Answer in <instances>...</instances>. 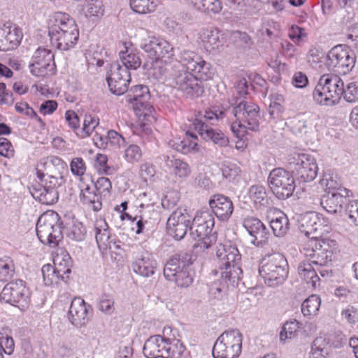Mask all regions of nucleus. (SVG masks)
Segmentation results:
<instances>
[{
  "label": "nucleus",
  "mask_w": 358,
  "mask_h": 358,
  "mask_svg": "<svg viewBox=\"0 0 358 358\" xmlns=\"http://www.w3.org/2000/svg\"><path fill=\"white\" fill-rule=\"evenodd\" d=\"M227 118L231 122V130L238 138H243L247 130L257 131L259 129L261 115L259 106L245 100H234L230 106H214L207 108L204 114L199 112L196 115L192 125L199 135L206 141H213L220 146L229 144L227 136L219 129L212 127L220 120Z\"/></svg>",
  "instance_id": "f257e3e1"
},
{
  "label": "nucleus",
  "mask_w": 358,
  "mask_h": 358,
  "mask_svg": "<svg viewBox=\"0 0 358 358\" xmlns=\"http://www.w3.org/2000/svg\"><path fill=\"white\" fill-rule=\"evenodd\" d=\"M179 62L187 70L178 71L174 75L175 87L190 98L199 97L203 93L202 83L199 80H208L214 75L212 66L194 51L182 50Z\"/></svg>",
  "instance_id": "f03ea898"
},
{
  "label": "nucleus",
  "mask_w": 358,
  "mask_h": 358,
  "mask_svg": "<svg viewBox=\"0 0 358 358\" xmlns=\"http://www.w3.org/2000/svg\"><path fill=\"white\" fill-rule=\"evenodd\" d=\"M48 35L52 46L66 51L77 43L79 29L69 14L57 12L52 14L48 20Z\"/></svg>",
  "instance_id": "7ed1b4c3"
},
{
  "label": "nucleus",
  "mask_w": 358,
  "mask_h": 358,
  "mask_svg": "<svg viewBox=\"0 0 358 358\" xmlns=\"http://www.w3.org/2000/svg\"><path fill=\"white\" fill-rule=\"evenodd\" d=\"M289 266L285 256L279 252L266 255L261 261L259 273L268 287L282 285L287 278Z\"/></svg>",
  "instance_id": "20e7f679"
},
{
  "label": "nucleus",
  "mask_w": 358,
  "mask_h": 358,
  "mask_svg": "<svg viewBox=\"0 0 358 358\" xmlns=\"http://www.w3.org/2000/svg\"><path fill=\"white\" fill-rule=\"evenodd\" d=\"M37 176L41 182H36L29 187V192L32 196L45 205H52L59 199L57 188L64 182L62 173L58 171L55 175H45L41 171H37Z\"/></svg>",
  "instance_id": "39448f33"
},
{
  "label": "nucleus",
  "mask_w": 358,
  "mask_h": 358,
  "mask_svg": "<svg viewBox=\"0 0 358 358\" xmlns=\"http://www.w3.org/2000/svg\"><path fill=\"white\" fill-rule=\"evenodd\" d=\"M343 93V81L336 75H322L316 85L313 96L314 100L324 106L338 103Z\"/></svg>",
  "instance_id": "423d86ee"
},
{
  "label": "nucleus",
  "mask_w": 358,
  "mask_h": 358,
  "mask_svg": "<svg viewBox=\"0 0 358 358\" xmlns=\"http://www.w3.org/2000/svg\"><path fill=\"white\" fill-rule=\"evenodd\" d=\"M59 215L55 212L42 214L36 223V234L41 243L55 247L62 238V224L59 222Z\"/></svg>",
  "instance_id": "0eeeda50"
},
{
  "label": "nucleus",
  "mask_w": 358,
  "mask_h": 358,
  "mask_svg": "<svg viewBox=\"0 0 358 358\" xmlns=\"http://www.w3.org/2000/svg\"><path fill=\"white\" fill-rule=\"evenodd\" d=\"M288 169L301 182L313 180L317 175L318 167L315 157L308 153L294 152L287 157Z\"/></svg>",
  "instance_id": "6e6552de"
},
{
  "label": "nucleus",
  "mask_w": 358,
  "mask_h": 358,
  "mask_svg": "<svg viewBox=\"0 0 358 358\" xmlns=\"http://www.w3.org/2000/svg\"><path fill=\"white\" fill-rule=\"evenodd\" d=\"M243 335L237 329L224 331L214 343V358H238L242 350Z\"/></svg>",
  "instance_id": "1a4fd4ad"
},
{
  "label": "nucleus",
  "mask_w": 358,
  "mask_h": 358,
  "mask_svg": "<svg viewBox=\"0 0 358 358\" xmlns=\"http://www.w3.org/2000/svg\"><path fill=\"white\" fill-rule=\"evenodd\" d=\"M355 62L356 57L348 46L337 45L328 52L326 65L337 73L346 74L352 70Z\"/></svg>",
  "instance_id": "9d476101"
},
{
  "label": "nucleus",
  "mask_w": 358,
  "mask_h": 358,
  "mask_svg": "<svg viewBox=\"0 0 358 358\" xmlns=\"http://www.w3.org/2000/svg\"><path fill=\"white\" fill-rule=\"evenodd\" d=\"M31 292L26 282L16 280L4 286L0 294V300L25 310L31 304Z\"/></svg>",
  "instance_id": "9b49d317"
},
{
  "label": "nucleus",
  "mask_w": 358,
  "mask_h": 358,
  "mask_svg": "<svg viewBox=\"0 0 358 358\" xmlns=\"http://www.w3.org/2000/svg\"><path fill=\"white\" fill-rule=\"evenodd\" d=\"M268 186L279 199L291 196L295 189L294 176L283 168H275L268 177Z\"/></svg>",
  "instance_id": "f8f14e48"
},
{
  "label": "nucleus",
  "mask_w": 358,
  "mask_h": 358,
  "mask_svg": "<svg viewBox=\"0 0 358 358\" xmlns=\"http://www.w3.org/2000/svg\"><path fill=\"white\" fill-rule=\"evenodd\" d=\"M29 68L31 73L36 77H45L54 74V55L48 49L38 48L32 56Z\"/></svg>",
  "instance_id": "ddd939ff"
},
{
  "label": "nucleus",
  "mask_w": 358,
  "mask_h": 358,
  "mask_svg": "<svg viewBox=\"0 0 358 358\" xmlns=\"http://www.w3.org/2000/svg\"><path fill=\"white\" fill-rule=\"evenodd\" d=\"M150 94L147 86L138 85L133 86L126 95V101L131 105L139 116L150 115L154 110L150 103Z\"/></svg>",
  "instance_id": "4468645a"
},
{
  "label": "nucleus",
  "mask_w": 358,
  "mask_h": 358,
  "mask_svg": "<svg viewBox=\"0 0 358 358\" xmlns=\"http://www.w3.org/2000/svg\"><path fill=\"white\" fill-rule=\"evenodd\" d=\"M140 47L148 52L152 59H171L174 55L172 45L164 39L147 35L141 39Z\"/></svg>",
  "instance_id": "2eb2a0df"
},
{
  "label": "nucleus",
  "mask_w": 358,
  "mask_h": 358,
  "mask_svg": "<svg viewBox=\"0 0 358 358\" xmlns=\"http://www.w3.org/2000/svg\"><path fill=\"white\" fill-rule=\"evenodd\" d=\"M106 80L110 91L114 94L121 95L128 90L131 75L127 68H122L118 62H115L110 66Z\"/></svg>",
  "instance_id": "dca6fc26"
},
{
  "label": "nucleus",
  "mask_w": 358,
  "mask_h": 358,
  "mask_svg": "<svg viewBox=\"0 0 358 358\" xmlns=\"http://www.w3.org/2000/svg\"><path fill=\"white\" fill-rule=\"evenodd\" d=\"M191 216L186 210L177 209L169 216L166 223L167 233L176 240H181L191 226Z\"/></svg>",
  "instance_id": "f3484780"
},
{
  "label": "nucleus",
  "mask_w": 358,
  "mask_h": 358,
  "mask_svg": "<svg viewBox=\"0 0 358 358\" xmlns=\"http://www.w3.org/2000/svg\"><path fill=\"white\" fill-rule=\"evenodd\" d=\"M243 225L252 238V244L262 248L267 243L270 233L259 219L248 217L243 220Z\"/></svg>",
  "instance_id": "a211bd4d"
},
{
  "label": "nucleus",
  "mask_w": 358,
  "mask_h": 358,
  "mask_svg": "<svg viewBox=\"0 0 358 358\" xmlns=\"http://www.w3.org/2000/svg\"><path fill=\"white\" fill-rule=\"evenodd\" d=\"M193 263L192 255L191 252L181 251L173 255L169 258L164 268V277L171 280L187 267L190 266Z\"/></svg>",
  "instance_id": "6ab92c4d"
},
{
  "label": "nucleus",
  "mask_w": 358,
  "mask_h": 358,
  "mask_svg": "<svg viewBox=\"0 0 358 358\" xmlns=\"http://www.w3.org/2000/svg\"><path fill=\"white\" fill-rule=\"evenodd\" d=\"M217 264L218 269H229L241 264V255L238 248L232 245L220 244L216 247Z\"/></svg>",
  "instance_id": "aec40b11"
},
{
  "label": "nucleus",
  "mask_w": 358,
  "mask_h": 358,
  "mask_svg": "<svg viewBox=\"0 0 358 358\" xmlns=\"http://www.w3.org/2000/svg\"><path fill=\"white\" fill-rule=\"evenodd\" d=\"M208 204L214 215L221 221H228L234 212V204L231 199L223 194H214Z\"/></svg>",
  "instance_id": "412c9836"
},
{
  "label": "nucleus",
  "mask_w": 358,
  "mask_h": 358,
  "mask_svg": "<svg viewBox=\"0 0 358 358\" xmlns=\"http://www.w3.org/2000/svg\"><path fill=\"white\" fill-rule=\"evenodd\" d=\"M91 309L90 305L85 303L80 297H75L71 303L68 313V318L73 325L81 327L88 322V311Z\"/></svg>",
  "instance_id": "4be33fe9"
},
{
  "label": "nucleus",
  "mask_w": 358,
  "mask_h": 358,
  "mask_svg": "<svg viewBox=\"0 0 358 358\" xmlns=\"http://www.w3.org/2000/svg\"><path fill=\"white\" fill-rule=\"evenodd\" d=\"M223 37L217 29H202L199 34V43L207 52L215 55L224 45Z\"/></svg>",
  "instance_id": "5701e85b"
},
{
  "label": "nucleus",
  "mask_w": 358,
  "mask_h": 358,
  "mask_svg": "<svg viewBox=\"0 0 358 358\" xmlns=\"http://www.w3.org/2000/svg\"><path fill=\"white\" fill-rule=\"evenodd\" d=\"M22 38L21 30L15 25L4 24L0 27V51L13 50L19 45Z\"/></svg>",
  "instance_id": "b1692460"
},
{
  "label": "nucleus",
  "mask_w": 358,
  "mask_h": 358,
  "mask_svg": "<svg viewBox=\"0 0 358 358\" xmlns=\"http://www.w3.org/2000/svg\"><path fill=\"white\" fill-rule=\"evenodd\" d=\"M157 266L156 260L148 252L142 253L140 256H136L131 264L134 273L145 278L152 276L155 273Z\"/></svg>",
  "instance_id": "393cba45"
},
{
  "label": "nucleus",
  "mask_w": 358,
  "mask_h": 358,
  "mask_svg": "<svg viewBox=\"0 0 358 358\" xmlns=\"http://www.w3.org/2000/svg\"><path fill=\"white\" fill-rule=\"evenodd\" d=\"M348 203L347 197L338 192H327L320 201L322 208L331 214L341 213L344 205Z\"/></svg>",
  "instance_id": "a878e982"
},
{
  "label": "nucleus",
  "mask_w": 358,
  "mask_h": 358,
  "mask_svg": "<svg viewBox=\"0 0 358 358\" xmlns=\"http://www.w3.org/2000/svg\"><path fill=\"white\" fill-rule=\"evenodd\" d=\"M94 231L98 247L103 252L110 247V241L113 237L109 232V227L105 220L96 221Z\"/></svg>",
  "instance_id": "bb28decb"
},
{
  "label": "nucleus",
  "mask_w": 358,
  "mask_h": 358,
  "mask_svg": "<svg viewBox=\"0 0 358 358\" xmlns=\"http://www.w3.org/2000/svg\"><path fill=\"white\" fill-rule=\"evenodd\" d=\"M311 250L307 249L306 255L310 257L312 263L315 265L324 266L332 261L334 252L331 250H327L322 247H318L317 245L311 242Z\"/></svg>",
  "instance_id": "cd10ccee"
},
{
  "label": "nucleus",
  "mask_w": 358,
  "mask_h": 358,
  "mask_svg": "<svg viewBox=\"0 0 358 358\" xmlns=\"http://www.w3.org/2000/svg\"><path fill=\"white\" fill-rule=\"evenodd\" d=\"M311 250L307 249L306 255L310 257L312 263L315 265L324 266L332 261L334 252L331 250H327L322 247H318L317 245L311 242Z\"/></svg>",
  "instance_id": "c85d7f7f"
},
{
  "label": "nucleus",
  "mask_w": 358,
  "mask_h": 358,
  "mask_svg": "<svg viewBox=\"0 0 358 358\" xmlns=\"http://www.w3.org/2000/svg\"><path fill=\"white\" fill-rule=\"evenodd\" d=\"M312 264L307 261L300 262L297 268L298 273L308 285L313 288H317L320 286V280Z\"/></svg>",
  "instance_id": "c756f323"
},
{
  "label": "nucleus",
  "mask_w": 358,
  "mask_h": 358,
  "mask_svg": "<svg viewBox=\"0 0 358 358\" xmlns=\"http://www.w3.org/2000/svg\"><path fill=\"white\" fill-rule=\"evenodd\" d=\"M80 201L83 204L91 206L94 211H99L102 206L101 195L97 192L94 187L88 185L81 186Z\"/></svg>",
  "instance_id": "7c9ffc66"
},
{
  "label": "nucleus",
  "mask_w": 358,
  "mask_h": 358,
  "mask_svg": "<svg viewBox=\"0 0 358 358\" xmlns=\"http://www.w3.org/2000/svg\"><path fill=\"white\" fill-rule=\"evenodd\" d=\"M164 163L165 166L171 169L177 177L186 178L191 173L190 167L187 163L174 157L165 156Z\"/></svg>",
  "instance_id": "2f4dec72"
},
{
  "label": "nucleus",
  "mask_w": 358,
  "mask_h": 358,
  "mask_svg": "<svg viewBox=\"0 0 358 358\" xmlns=\"http://www.w3.org/2000/svg\"><path fill=\"white\" fill-rule=\"evenodd\" d=\"M273 234L278 237L284 236L289 229V222L287 215L282 211L277 213L270 221Z\"/></svg>",
  "instance_id": "473e14b6"
},
{
  "label": "nucleus",
  "mask_w": 358,
  "mask_h": 358,
  "mask_svg": "<svg viewBox=\"0 0 358 358\" xmlns=\"http://www.w3.org/2000/svg\"><path fill=\"white\" fill-rule=\"evenodd\" d=\"M330 340L325 337L316 338L311 345L309 358H327L330 352Z\"/></svg>",
  "instance_id": "72a5a7b5"
},
{
  "label": "nucleus",
  "mask_w": 358,
  "mask_h": 358,
  "mask_svg": "<svg viewBox=\"0 0 358 358\" xmlns=\"http://www.w3.org/2000/svg\"><path fill=\"white\" fill-rule=\"evenodd\" d=\"M125 51L120 52V57L124 66L122 68H127L129 71V69L136 70L140 67L141 64V59L139 53L131 48L125 47Z\"/></svg>",
  "instance_id": "f704fd0d"
},
{
  "label": "nucleus",
  "mask_w": 358,
  "mask_h": 358,
  "mask_svg": "<svg viewBox=\"0 0 358 358\" xmlns=\"http://www.w3.org/2000/svg\"><path fill=\"white\" fill-rule=\"evenodd\" d=\"M71 257L68 254L63 257L57 255L54 258V267L57 275L61 278V280L66 282L69 279L71 272Z\"/></svg>",
  "instance_id": "c9c22d12"
},
{
  "label": "nucleus",
  "mask_w": 358,
  "mask_h": 358,
  "mask_svg": "<svg viewBox=\"0 0 358 358\" xmlns=\"http://www.w3.org/2000/svg\"><path fill=\"white\" fill-rule=\"evenodd\" d=\"M321 299L319 296L312 294L307 298L301 304V310L303 316L312 317L315 316L320 309Z\"/></svg>",
  "instance_id": "e433bc0d"
},
{
  "label": "nucleus",
  "mask_w": 358,
  "mask_h": 358,
  "mask_svg": "<svg viewBox=\"0 0 358 358\" xmlns=\"http://www.w3.org/2000/svg\"><path fill=\"white\" fill-rule=\"evenodd\" d=\"M315 220H317V213L315 212H308L301 215L299 219V231L311 238Z\"/></svg>",
  "instance_id": "4c0bfd02"
},
{
  "label": "nucleus",
  "mask_w": 358,
  "mask_h": 358,
  "mask_svg": "<svg viewBox=\"0 0 358 358\" xmlns=\"http://www.w3.org/2000/svg\"><path fill=\"white\" fill-rule=\"evenodd\" d=\"M185 350V347L180 340L168 338L162 358H181Z\"/></svg>",
  "instance_id": "58836bf2"
},
{
  "label": "nucleus",
  "mask_w": 358,
  "mask_h": 358,
  "mask_svg": "<svg viewBox=\"0 0 358 358\" xmlns=\"http://www.w3.org/2000/svg\"><path fill=\"white\" fill-rule=\"evenodd\" d=\"M331 226L329 220L325 219L321 214L317 213V220L314 224L313 231L312 232L311 239L319 238L324 236L330 232Z\"/></svg>",
  "instance_id": "ea45409f"
},
{
  "label": "nucleus",
  "mask_w": 358,
  "mask_h": 358,
  "mask_svg": "<svg viewBox=\"0 0 358 358\" xmlns=\"http://www.w3.org/2000/svg\"><path fill=\"white\" fill-rule=\"evenodd\" d=\"M99 138L100 141L99 145L103 148H105L108 143L117 148H120L126 145L124 138L115 130L108 131L106 136H100Z\"/></svg>",
  "instance_id": "a19ab883"
},
{
  "label": "nucleus",
  "mask_w": 358,
  "mask_h": 358,
  "mask_svg": "<svg viewBox=\"0 0 358 358\" xmlns=\"http://www.w3.org/2000/svg\"><path fill=\"white\" fill-rule=\"evenodd\" d=\"M320 185L325 188L327 192H346V189L342 187L341 184L336 179V177L330 173H325L320 181Z\"/></svg>",
  "instance_id": "79ce46f5"
},
{
  "label": "nucleus",
  "mask_w": 358,
  "mask_h": 358,
  "mask_svg": "<svg viewBox=\"0 0 358 358\" xmlns=\"http://www.w3.org/2000/svg\"><path fill=\"white\" fill-rule=\"evenodd\" d=\"M131 8L137 13L146 14L155 10L156 4L152 0H129Z\"/></svg>",
  "instance_id": "37998d69"
},
{
  "label": "nucleus",
  "mask_w": 358,
  "mask_h": 358,
  "mask_svg": "<svg viewBox=\"0 0 358 358\" xmlns=\"http://www.w3.org/2000/svg\"><path fill=\"white\" fill-rule=\"evenodd\" d=\"M220 273V277L224 283H227L228 280H232L235 282V280H239L241 279V275L243 273L241 268V264H237L231 266V268L229 269H218L216 273Z\"/></svg>",
  "instance_id": "c03bdc74"
},
{
  "label": "nucleus",
  "mask_w": 358,
  "mask_h": 358,
  "mask_svg": "<svg viewBox=\"0 0 358 358\" xmlns=\"http://www.w3.org/2000/svg\"><path fill=\"white\" fill-rule=\"evenodd\" d=\"M159 335L150 336L145 341L143 352L147 358L159 357V349L157 348V342H159Z\"/></svg>",
  "instance_id": "a18cd8bd"
},
{
  "label": "nucleus",
  "mask_w": 358,
  "mask_h": 358,
  "mask_svg": "<svg viewBox=\"0 0 358 358\" xmlns=\"http://www.w3.org/2000/svg\"><path fill=\"white\" fill-rule=\"evenodd\" d=\"M193 280V271L190 268V266H188L185 269L181 270V271L170 281L174 282L180 287H188L192 284Z\"/></svg>",
  "instance_id": "49530a36"
},
{
  "label": "nucleus",
  "mask_w": 358,
  "mask_h": 358,
  "mask_svg": "<svg viewBox=\"0 0 358 358\" xmlns=\"http://www.w3.org/2000/svg\"><path fill=\"white\" fill-rule=\"evenodd\" d=\"M194 6L199 10L213 13H220L222 8L220 0H201V2H198Z\"/></svg>",
  "instance_id": "de8ad7c7"
},
{
  "label": "nucleus",
  "mask_w": 358,
  "mask_h": 358,
  "mask_svg": "<svg viewBox=\"0 0 358 358\" xmlns=\"http://www.w3.org/2000/svg\"><path fill=\"white\" fill-rule=\"evenodd\" d=\"M289 125L291 131L297 136L303 137L308 133L306 121L300 116L292 118Z\"/></svg>",
  "instance_id": "09e8293b"
},
{
  "label": "nucleus",
  "mask_w": 358,
  "mask_h": 358,
  "mask_svg": "<svg viewBox=\"0 0 358 358\" xmlns=\"http://www.w3.org/2000/svg\"><path fill=\"white\" fill-rule=\"evenodd\" d=\"M142 155V150L138 145L130 144L124 149L123 157L128 163L134 164L141 159Z\"/></svg>",
  "instance_id": "8fccbe9b"
},
{
  "label": "nucleus",
  "mask_w": 358,
  "mask_h": 358,
  "mask_svg": "<svg viewBox=\"0 0 358 358\" xmlns=\"http://www.w3.org/2000/svg\"><path fill=\"white\" fill-rule=\"evenodd\" d=\"M15 266L13 261L8 258L0 260V281L7 282L14 275Z\"/></svg>",
  "instance_id": "3c124183"
},
{
  "label": "nucleus",
  "mask_w": 358,
  "mask_h": 358,
  "mask_svg": "<svg viewBox=\"0 0 358 358\" xmlns=\"http://www.w3.org/2000/svg\"><path fill=\"white\" fill-rule=\"evenodd\" d=\"M299 322L296 320L287 322L282 327L280 332V340L285 343L286 340L291 339L296 336L297 329L299 328Z\"/></svg>",
  "instance_id": "603ef678"
},
{
  "label": "nucleus",
  "mask_w": 358,
  "mask_h": 358,
  "mask_svg": "<svg viewBox=\"0 0 358 358\" xmlns=\"http://www.w3.org/2000/svg\"><path fill=\"white\" fill-rule=\"evenodd\" d=\"M43 280L46 285L58 284L61 280V278L56 272L55 267L50 264L44 265L41 269Z\"/></svg>",
  "instance_id": "864d4df0"
},
{
  "label": "nucleus",
  "mask_w": 358,
  "mask_h": 358,
  "mask_svg": "<svg viewBox=\"0 0 358 358\" xmlns=\"http://www.w3.org/2000/svg\"><path fill=\"white\" fill-rule=\"evenodd\" d=\"M114 303L115 300L111 294H103L99 301V309L105 314L111 315L115 310Z\"/></svg>",
  "instance_id": "5fc2aeb1"
},
{
  "label": "nucleus",
  "mask_w": 358,
  "mask_h": 358,
  "mask_svg": "<svg viewBox=\"0 0 358 358\" xmlns=\"http://www.w3.org/2000/svg\"><path fill=\"white\" fill-rule=\"evenodd\" d=\"M86 229L81 222L73 223L69 229L67 236L76 241H82L85 238Z\"/></svg>",
  "instance_id": "6e6d98bb"
},
{
  "label": "nucleus",
  "mask_w": 358,
  "mask_h": 358,
  "mask_svg": "<svg viewBox=\"0 0 358 358\" xmlns=\"http://www.w3.org/2000/svg\"><path fill=\"white\" fill-rule=\"evenodd\" d=\"M99 124V120L92 115H85L83 128L78 135L81 138H86L89 136L94 130L96 127Z\"/></svg>",
  "instance_id": "4d7b16f0"
},
{
  "label": "nucleus",
  "mask_w": 358,
  "mask_h": 358,
  "mask_svg": "<svg viewBox=\"0 0 358 358\" xmlns=\"http://www.w3.org/2000/svg\"><path fill=\"white\" fill-rule=\"evenodd\" d=\"M214 224L208 225H196V224H191L189 227V235L194 240L200 237H203V236H207V234H210L213 231V227Z\"/></svg>",
  "instance_id": "13d9d810"
},
{
  "label": "nucleus",
  "mask_w": 358,
  "mask_h": 358,
  "mask_svg": "<svg viewBox=\"0 0 358 358\" xmlns=\"http://www.w3.org/2000/svg\"><path fill=\"white\" fill-rule=\"evenodd\" d=\"M208 225L215 224V220L213 214L208 210H203L196 213L194 216L192 224L196 225Z\"/></svg>",
  "instance_id": "bf43d9fd"
},
{
  "label": "nucleus",
  "mask_w": 358,
  "mask_h": 358,
  "mask_svg": "<svg viewBox=\"0 0 358 358\" xmlns=\"http://www.w3.org/2000/svg\"><path fill=\"white\" fill-rule=\"evenodd\" d=\"M249 195L255 203L262 204L266 198L265 187L259 185H252L249 189Z\"/></svg>",
  "instance_id": "052dcab7"
},
{
  "label": "nucleus",
  "mask_w": 358,
  "mask_h": 358,
  "mask_svg": "<svg viewBox=\"0 0 358 358\" xmlns=\"http://www.w3.org/2000/svg\"><path fill=\"white\" fill-rule=\"evenodd\" d=\"M221 170L223 177L229 181L235 180L241 173L240 168L233 163H224Z\"/></svg>",
  "instance_id": "680f3d73"
},
{
  "label": "nucleus",
  "mask_w": 358,
  "mask_h": 358,
  "mask_svg": "<svg viewBox=\"0 0 358 358\" xmlns=\"http://www.w3.org/2000/svg\"><path fill=\"white\" fill-rule=\"evenodd\" d=\"M343 95L348 102H354L358 99V82L352 81L345 88L343 87Z\"/></svg>",
  "instance_id": "e2e57ef3"
},
{
  "label": "nucleus",
  "mask_w": 358,
  "mask_h": 358,
  "mask_svg": "<svg viewBox=\"0 0 358 358\" xmlns=\"http://www.w3.org/2000/svg\"><path fill=\"white\" fill-rule=\"evenodd\" d=\"M288 36L295 43H299L306 38L307 34L303 28L293 24L289 29Z\"/></svg>",
  "instance_id": "0e129e2a"
},
{
  "label": "nucleus",
  "mask_w": 358,
  "mask_h": 358,
  "mask_svg": "<svg viewBox=\"0 0 358 358\" xmlns=\"http://www.w3.org/2000/svg\"><path fill=\"white\" fill-rule=\"evenodd\" d=\"M96 191L99 192V194H103L106 196V194H108L110 192V190L112 189V183L106 177H100L97 179L94 185Z\"/></svg>",
  "instance_id": "69168bd1"
},
{
  "label": "nucleus",
  "mask_w": 358,
  "mask_h": 358,
  "mask_svg": "<svg viewBox=\"0 0 358 358\" xmlns=\"http://www.w3.org/2000/svg\"><path fill=\"white\" fill-rule=\"evenodd\" d=\"M70 169L73 175L83 176L86 171V165L81 157L73 158L70 163Z\"/></svg>",
  "instance_id": "338daca9"
},
{
  "label": "nucleus",
  "mask_w": 358,
  "mask_h": 358,
  "mask_svg": "<svg viewBox=\"0 0 358 358\" xmlns=\"http://www.w3.org/2000/svg\"><path fill=\"white\" fill-rule=\"evenodd\" d=\"M313 243L317 245L318 247H322L325 250H331V252H336L338 249V243L337 242L329 238H327L324 236L320 237L319 238L315 239L311 241Z\"/></svg>",
  "instance_id": "774afa93"
}]
</instances>
